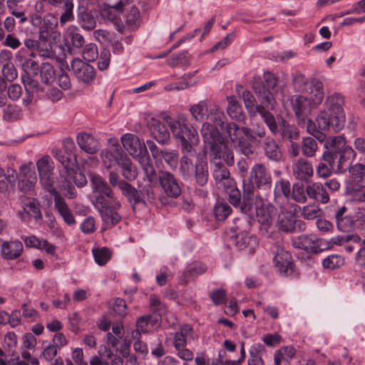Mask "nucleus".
I'll return each mask as SVG.
<instances>
[{
    "mask_svg": "<svg viewBox=\"0 0 365 365\" xmlns=\"http://www.w3.org/2000/svg\"><path fill=\"white\" fill-rule=\"evenodd\" d=\"M322 159L327 162L320 163L317 168L319 178L329 177L332 171L339 173L349 169L350 176L346 181V192L353 201H365V165L357 163L350 165L355 158L356 153L350 145L346 144L341 135L330 137L325 140Z\"/></svg>",
    "mask_w": 365,
    "mask_h": 365,
    "instance_id": "obj_1",
    "label": "nucleus"
},
{
    "mask_svg": "<svg viewBox=\"0 0 365 365\" xmlns=\"http://www.w3.org/2000/svg\"><path fill=\"white\" fill-rule=\"evenodd\" d=\"M207 118L210 121L209 125L215 128L217 134L221 133L222 136L227 134L235 149L247 157L254 153L252 143L265 135L262 127L257 126L253 131L248 128H240L234 123H226L224 113L218 108L210 112Z\"/></svg>",
    "mask_w": 365,
    "mask_h": 365,
    "instance_id": "obj_2",
    "label": "nucleus"
},
{
    "mask_svg": "<svg viewBox=\"0 0 365 365\" xmlns=\"http://www.w3.org/2000/svg\"><path fill=\"white\" fill-rule=\"evenodd\" d=\"M93 192L95 197L94 207L98 210L103 221L108 226H114L121 220L118 210L121 203L115 197L112 189L99 175L91 178Z\"/></svg>",
    "mask_w": 365,
    "mask_h": 365,
    "instance_id": "obj_3",
    "label": "nucleus"
},
{
    "mask_svg": "<svg viewBox=\"0 0 365 365\" xmlns=\"http://www.w3.org/2000/svg\"><path fill=\"white\" fill-rule=\"evenodd\" d=\"M210 135L213 139L211 145V155L213 159L211 163L213 165V177L219 189L232 188L233 180L230 178L228 170L222 165V160L227 165H232L234 162L233 153L228 148L221 133L217 134L215 128L210 129Z\"/></svg>",
    "mask_w": 365,
    "mask_h": 365,
    "instance_id": "obj_4",
    "label": "nucleus"
},
{
    "mask_svg": "<svg viewBox=\"0 0 365 365\" xmlns=\"http://www.w3.org/2000/svg\"><path fill=\"white\" fill-rule=\"evenodd\" d=\"M345 98L339 93H334L327 96L324 109L321 110L316 118L319 128L327 130L330 126L335 130H341L346 121L344 111Z\"/></svg>",
    "mask_w": 365,
    "mask_h": 365,
    "instance_id": "obj_5",
    "label": "nucleus"
},
{
    "mask_svg": "<svg viewBox=\"0 0 365 365\" xmlns=\"http://www.w3.org/2000/svg\"><path fill=\"white\" fill-rule=\"evenodd\" d=\"M242 213L250 217L255 216L260 225V230L263 235L269 237V230L275 224L278 212L269 202L264 200L258 195H254L252 202H246L240 207Z\"/></svg>",
    "mask_w": 365,
    "mask_h": 365,
    "instance_id": "obj_6",
    "label": "nucleus"
},
{
    "mask_svg": "<svg viewBox=\"0 0 365 365\" xmlns=\"http://www.w3.org/2000/svg\"><path fill=\"white\" fill-rule=\"evenodd\" d=\"M259 79V78H255L253 89L259 98V105L257 104L255 97L250 91L244 90L242 86L237 88V93L242 97L245 106L251 116L255 115L262 107H267L270 110L274 108L275 101L273 93L261 86L257 82Z\"/></svg>",
    "mask_w": 365,
    "mask_h": 365,
    "instance_id": "obj_7",
    "label": "nucleus"
},
{
    "mask_svg": "<svg viewBox=\"0 0 365 365\" xmlns=\"http://www.w3.org/2000/svg\"><path fill=\"white\" fill-rule=\"evenodd\" d=\"M168 123L174 137L180 141L182 153L184 155L190 153L193 146L199 143L197 130L184 121L170 120Z\"/></svg>",
    "mask_w": 365,
    "mask_h": 365,
    "instance_id": "obj_8",
    "label": "nucleus"
},
{
    "mask_svg": "<svg viewBox=\"0 0 365 365\" xmlns=\"http://www.w3.org/2000/svg\"><path fill=\"white\" fill-rule=\"evenodd\" d=\"M63 144L66 151V153H63L61 150L58 149L53 150L52 153L54 158L62 165L63 170L68 173V176L73 175L78 168L76 157L72 153L76 146L73 140L71 138L64 139Z\"/></svg>",
    "mask_w": 365,
    "mask_h": 365,
    "instance_id": "obj_9",
    "label": "nucleus"
},
{
    "mask_svg": "<svg viewBox=\"0 0 365 365\" xmlns=\"http://www.w3.org/2000/svg\"><path fill=\"white\" fill-rule=\"evenodd\" d=\"M336 225L342 232H349L356 228L362 235H365V209L355 207L353 212L336 221Z\"/></svg>",
    "mask_w": 365,
    "mask_h": 365,
    "instance_id": "obj_10",
    "label": "nucleus"
},
{
    "mask_svg": "<svg viewBox=\"0 0 365 365\" xmlns=\"http://www.w3.org/2000/svg\"><path fill=\"white\" fill-rule=\"evenodd\" d=\"M297 210L294 205L292 210L287 211L282 207L280 212L277 214L275 224L279 228L286 232L300 231L304 229V224L302 220H296L294 212Z\"/></svg>",
    "mask_w": 365,
    "mask_h": 365,
    "instance_id": "obj_11",
    "label": "nucleus"
},
{
    "mask_svg": "<svg viewBox=\"0 0 365 365\" xmlns=\"http://www.w3.org/2000/svg\"><path fill=\"white\" fill-rule=\"evenodd\" d=\"M40 182L46 190L51 192L53 187V170L54 168L52 159L48 155H44L36 162Z\"/></svg>",
    "mask_w": 365,
    "mask_h": 365,
    "instance_id": "obj_12",
    "label": "nucleus"
},
{
    "mask_svg": "<svg viewBox=\"0 0 365 365\" xmlns=\"http://www.w3.org/2000/svg\"><path fill=\"white\" fill-rule=\"evenodd\" d=\"M121 143L124 149L134 158H139L145 154H149L144 143H142L139 138L131 133H125L120 138Z\"/></svg>",
    "mask_w": 365,
    "mask_h": 365,
    "instance_id": "obj_13",
    "label": "nucleus"
},
{
    "mask_svg": "<svg viewBox=\"0 0 365 365\" xmlns=\"http://www.w3.org/2000/svg\"><path fill=\"white\" fill-rule=\"evenodd\" d=\"M158 181L168 197L177 198L181 195V186L173 173L168 171H160L158 175Z\"/></svg>",
    "mask_w": 365,
    "mask_h": 365,
    "instance_id": "obj_14",
    "label": "nucleus"
},
{
    "mask_svg": "<svg viewBox=\"0 0 365 365\" xmlns=\"http://www.w3.org/2000/svg\"><path fill=\"white\" fill-rule=\"evenodd\" d=\"M71 66L76 78L87 85H91L95 80L96 70L90 64L78 58H73Z\"/></svg>",
    "mask_w": 365,
    "mask_h": 365,
    "instance_id": "obj_15",
    "label": "nucleus"
},
{
    "mask_svg": "<svg viewBox=\"0 0 365 365\" xmlns=\"http://www.w3.org/2000/svg\"><path fill=\"white\" fill-rule=\"evenodd\" d=\"M274 263L277 270L282 275L288 276L293 272V262L291 255L280 246H276Z\"/></svg>",
    "mask_w": 365,
    "mask_h": 365,
    "instance_id": "obj_16",
    "label": "nucleus"
},
{
    "mask_svg": "<svg viewBox=\"0 0 365 365\" xmlns=\"http://www.w3.org/2000/svg\"><path fill=\"white\" fill-rule=\"evenodd\" d=\"M57 21L53 16L48 14L43 17L41 26H39V40H49L52 38L54 41L60 39L61 33L56 29Z\"/></svg>",
    "mask_w": 365,
    "mask_h": 365,
    "instance_id": "obj_17",
    "label": "nucleus"
},
{
    "mask_svg": "<svg viewBox=\"0 0 365 365\" xmlns=\"http://www.w3.org/2000/svg\"><path fill=\"white\" fill-rule=\"evenodd\" d=\"M126 154L122 150L118 142L112 144L110 148L101 151V157L104 166L110 168L115 165H119Z\"/></svg>",
    "mask_w": 365,
    "mask_h": 365,
    "instance_id": "obj_18",
    "label": "nucleus"
},
{
    "mask_svg": "<svg viewBox=\"0 0 365 365\" xmlns=\"http://www.w3.org/2000/svg\"><path fill=\"white\" fill-rule=\"evenodd\" d=\"M54 198V207L59 215L68 226L74 225L76 222L72 210L68 207L65 199L56 190L50 192Z\"/></svg>",
    "mask_w": 365,
    "mask_h": 365,
    "instance_id": "obj_19",
    "label": "nucleus"
},
{
    "mask_svg": "<svg viewBox=\"0 0 365 365\" xmlns=\"http://www.w3.org/2000/svg\"><path fill=\"white\" fill-rule=\"evenodd\" d=\"M292 245L307 252H318L322 250V240L314 235H302L293 238Z\"/></svg>",
    "mask_w": 365,
    "mask_h": 365,
    "instance_id": "obj_20",
    "label": "nucleus"
},
{
    "mask_svg": "<svg viewBox=\"0 0 365 365\" xmlns=\"http://www.w3.org/2000/svg\"><path fill=\"white\" fill-rule=\"evenodd\" d=\"M147 126L151 136L160 144H165L170 140V132L166 125L154 117L148 120Z\"/></svg>",
    "mask_w": 365,
    "mask_h": 365,
    "instance_id": "obj_21",
    "label": "nucleus"
},
{
    "mask_svg": "<svg viewBox=\"0 0 365 365\" xmlns=\"http://www.w3.org/2000/svg\"><path fill=\"white\" fill-rule=\"evenodd\" d=\"M132 0H119L116 4L103 3L100 7V14L103 19L113 21H116L123 13L124 7Z\"/></svg>",
    "mask_w": 365,
    "mask_h": 365,
    "instance_id": "obj_22",
    "label": "nucleus"
},
{
    "mask_svg": "<svg viewBox=\"0 0 365 365\" xmlns=\"http://www.w3.org/2000/svg\"><path fill=\"white\" fill-rule=\"evenodd\" d=\"M20 180L18 187L21 191L29 192L33 190L37 182L35 170L27 165L20 167Z\"/></svg>",
    "mask_w": 365,
    "mask_h": 365,
    "instance_id": "obj_23",
    "label": "nucleus"
},
{
    "mask_svg": "<svg viewBox=\"0 0 365 365\" xmlns=\"http://www.w3.org/2000/svg\"><path fill=\"white\" fill-rule=\"evenodd\" d=\"M250 179L252 182L258 187L262 186L270 187L272 183L270 174L262 164H256L252 167Z\"/></svg>",
    "mask_w": 365,
    "mask_h": 365,
    "instance_id": "obj_24",
    "label": "nucleus"
},
{
    "mask_svg": "<svg viewBox=\"0 0 365 365\" xmlns=\"http://www.w3.org/2000/svg\"><path fill=\"white\" fill-rule=\"evenodd\" d=\"M291 102L292 108L299 120H304L313 109L312 106L309 103V100L307 99L306 96L302 93L293 96Z\"/></svg>",
    "mask_w": 365,
    "mask_h": 365,
    "instance_id": "obj_25",
    "label": "nucleus"
},
{
    "mask_svg": "<svg viewBox=\"0 0 365 365\" xmlns=\"http://www.w3.org/2000/svg\"><path fill=\"white\" fill-rule=\"evenodd\" d=\"M23 212H19L22 220L28 221L29 218L39 220L42 217L40 205L34 198H26L23 201Z\"/></svg>",
    "mask_w": 365,
    "mask_h": 365,
    "instance_id": "obj_26",
    "label": "nucleus"
},
{
    "mask_svg": "<svg viewBox=\"0 0 365 365\" xmlns=\"http://www.w3.org/2000/svg\"><path fill=\"white\" fill-rule=\"evenodd\" d=\"M309 100V103L313 108L318 106L322 102L324 96L323 86L320 82H314L307 86V89L302 93Z\"/></svg>",
    "mask_w": 365,
    "mask_h": 365,
    "instance_id": "obj_27",
    "label": "nucleus"
},
{
    "mask_svg": "<svg viewBox=\"0 0 365 365\" xmlns=\"http://www.w3.org/2000/svg\"><path fill=\"white\" fill-rule=\"evenodd\" d=\"M120 190L122 195L132 205L133 210H135L136 205L143 202L140 191L128 182H120Z\"/></svg>",
    "mask_w": 365,
    "mask_h": 365,
    "instance_id": "obj_28",
    "label": "nucleus"
},
{
    "mask_svg": "<svg viewBox=\"0 0 365 365\" xmlns=\"http://www.w3.org/2000/svg\"><path fill=\"white\" fill-rule=\"evenodd\" d=\"M79 147L88 154H94L100 149V143L93 135L81 133L77 136Z\"/></svg>",
    "mask_w": 365,
    "mask_h": 365,
    "instance_id": "obj_29",
    "label": "nucleus"
},
{
    "mask_svg": "<svg viewBox=\"0 0 365 365\" xmlns=\"http://www.w3.org/2000/svg\"><path fill=\"white\" fill-rule=\"evenodd\" d=\"M77 23L84 31H91L96 27L97 19L91 11L82 8L78 11Z\"/></svg>",
    "mask_w": 365,
    "mask_h": 365,
    "instance_id": "obj_30",
    "label": "nucleus"
},
{
    "mask_svg": "<svg viewBox=\"0 0 365 365\" xmlns=\"http://www.w3.org/2000/svg\"><path fill=\"white\" fill-rule=\"evenodd\" d=\"M194 339L193 329L188 325L181 327L180 330L177 331L174 336V346L175 349L186 347L187 342Z\"/></svg>",
    "mask_w": 365,
    "mask_h": 365,
    "instance_id": "obj_31",
    "label": "nucleus"
},
{
    "mask_svg": "<svg viewBox=\"0 0 365 365\" xmlns=\"http://www.w3.org/2000/svg\"><path fill=\"white\" fill-rule=\"evenodd\" d=\"M294 175L301 180H307L314 173L312 164L305 159H299L292 166Z\"/></svg>",
    "mask_w": 365,
    "mask_h": 365,
    "instance_id": "obj_32",
    "label": "nucleus"
},
{
    "mask_svg": "<svg viewBox=\"0 0 365 365\" xmlns=\"http://www.w3.org/2000/svg\"><path fill=\"white\" fill-rule=\"evenodd\" d=\"M258 245L256 236L248 232H242L237 237V246L240 250H245L248 254H252Z\"/></svg>",
    "mask_w": 365,
    "mask_h": 365,
    "instance_id": "obj_33",
    "label": "nucleus"
},
{
    "mask_svg": "<svg viewBox=\"0 0 365 365\" xmlns=\"http://www.w3.org/2000/svg\"><path fill=\"white\" fill-rule=\"evenodd\" d=\"M23 251V245L20 241L6 242L2 245L1 255L4 258L14 259L19 257Z\"/></svg>",
    "mask_w": 365,
    "mask_h": 365,
    "instance_id": "obj_34",
    "label": "nucleus"
},
{
    "mask_svg": "<svg viewBox=\"0 0 365 365\" xmlns=\"http://www.w3.org/2000/svg\"><path fill=\"white\" fill-rule=\"evenodd\" d=\"M306 192L310 198L320 201L322 203H327L329 200V195L321 183H310L307 186Z\"/></svg>",
    "mask_w": 365,
    "mask_h": 365,
    "instance_id": "obj_35",
    "label": "nucleus"
},
{
    "mask_svg": "<svg viewBox=\"0 0 365 365\" xmlns=\"http://www.w3.org/2000/svg\"><path fill=\"white\" fill-rule=\"evenodd\" d=\"M138 162L145 173L148 181L150 184L155 183L157 180H158V176H157L156 170L149 154H145L140 158Z\"/></svg>",
    "mask_w": 365,
    "mask_h": 365,
    "instance_id": "obj_36",
    "label": "nucleus"
},
{
    "mask_svg": "<svg viewBox=\"0 0 365 365\" xmlns=\"http://www.w3.org/2000/svg\"><path fill=\"white\" fill-rule=\"evenodd\" d=\"M118 166L121 168L122 175L128 181H133L137 178V168L127 155H124L122 161H120Z\"/></svg>",
    "mask_w": 365,
    "mask_h": 365,
    "instance_id": "obj_37",
    "label": "nucleus"
},
{
    "mask_svg": "<svg viewBox=\"0 0 365 365\" xmlns=\"http://www.w3.org/2000/svg\"><path fill=\"white\" fill-rule=\"evenodd\" d=\"M297 349L292 346H286L278 349L274 354L275 365H281L282 361L289 363L296 355Z\"/></svg>",
    "mask_w": 365,
    "mask_h": 365,
    "instance_id": "obj_38",
    "label": "nucleus"
},
{
    "mask_svg": "<svg viewBox=\"0 0 365 365\" xmlns=\"http://www.w3.org/2000/svg\"><path fill=\"white\" fill-rule=\"evenodd\" d=\"M227 113L234 120H240L243 119V111L241 106L234 96L227 97Z\"/></svg>",
    "mask_w": 365,
    "mask_h": 365,
    "instance_id": "obj_39",
    "label": "nucleus"
},
{
    "mask_svg": "<svg viewBox=\"0 0 365 365\" xmlns=\"http://www.w3.org/2000/svg\"><path fill=\"white\" fill-rule=\"evenodd\" d=\"M16 178V170L9 168L6 172L0 168V190L4 192L7 190L9 185L14 183Z\"/></svg>",
    "mask_w": 365,
    "mask_h": 365,
    "instance_id": "obj_40",
    "label": "nucleus"
},
{
    "mask_svg": "<svg viewBox=\"0 0 365 365\" xmlns=\"http://www.w3.org/2000/svg\"><path fill=\"white\" fill-rule=\"evenodd\" d=\"M290 195V183L286 180H279L275 182L274 195L276 200L282 197L287 200Z\"/></svg>",
    "mask_w": 365,
    "mask_h": 365,
    "instance_id": "obj_41",
    "label": "nucleus"
},
{
    "mask_svg": "<svg viewBox=\"0 0 365 365\" xmlns=\"http://www.w3.org/2000/svg\"><path fill=\"white\" fill-rule=\"evenodd\" d=\"M151 315L141 316L136 321L137 329L131 332V338L133 339H138L141 336V332L146 333L148 331V325L150 322Z\"/></svg>",
    "mask_w": 365,
    "mask_h": 365,
    "instance_id": "obj_42",
    "label": "nucleus"
},
{
    "mask_svg": "<svg viewBox=\"0 0 365 365\" xmlns=\"http://www.w3.org/2000/svg\"><path fill=\"white\" fill-rule=\"evenodd\" d=\"M263 349V346L259 343L253 344L250 349L249 354L250 357L247 361L248 365H263V361L261 357V352Z\"/></svg>",
    "mask_w": 365,
    "mask_h": 365,
    "instance_id": "obj_43",
    "label": "nucleus"
},
{
    "mask_svg": "<svg viewBox=\"0 0 365 365\" xmlns=\"http://www.w3.org/2000/svg\"><path fill=\"white\" fill-rule=\"evenodd\" d=\"M205 101H201L199 103L194 104L190 108V112L192 118L197 122L202 123V128L205 126V123L203 122L205 115Z\"/></svg>",
    "mask_w": 365,
    "mask_h": 365,
    "instance_id": "obj_44",
    "label": "nucleus"
},
{
    "mask_svg": "<svg viewBox=\"0 0 365 365\" xmlns=\"http://www.w3.org/2000/svg\"><path fill=\"white\" fill-rule=\"evenodd\" d=\"M195 72L187 73L182 76L181 81L175 83L177 91H182L195 85L199 81Z\"/></svg>",
    "mask_w": 365,
    "mask_h": 365,
    "instance_id": "obj_45",
    "label": "nucleus"
},
{
    "mask_svg": "<svg viewBox=\"0 0 365 365\" xmlns=\"http://www.w3.org/2000/svg\"><path fill=\"white\" fill-rule=\"evenodd\" d=\"M39 71L43 83L49 84L53 81L55 78V70L51 63L48 62L43 63Z\"/></svg>",
    "mask_w": 365,
    "mask_h": 365,
    "instance_id": "obj_46",
    "label": "nucleus"
},
{
    "mask_svg": "<svg viewBox=\"0 0 365 365\" xmlns=\"http://www.w3.org/2000/svg\"><path fill=\"white\" fill-rule=\"evenodd\" d=\"M93 255L95 262L98 265L106 264L111 257V251L106 247L96 248L93 250Z\"/></svg>",
    "mask_w": 365,
    "mask_h": 365,
    "instance_id": "obj_47",
    "label": "nucleus"
},
{
    "mask_svg": "<svg viewBox=\"0 0 365 365\" xmlns=\"http://www.w3.org/2000/svg\"><path fill=\"white\" fill-rule=\"evenodd\" d=\"M67 32L71 45L76 48H81L85 43V39L83 35L78 32V27L70 26L68 28Z\"/></svg>",
    "mask_w": 365,
    "mask_h": 365,
    "instance_id": "obj_48",
    "label": "nucleus"
},
{
    "mask_svg": "<svg viewBox=\"0 0 365 365\" xmlns=\"http://www.w3.org/2000/svg\"><path fill=\"white\" fill-rule=\"evenodd\" d=\"M38 55L42 58H53L55 57V52L53 49V46L48 42V40H39L37 47Z\"/></svg>",
    "mask_w": 365,
    "mask_h": 365,
    "instance_id": "obj_49",
    "label": "nucleus"
},
{
    "mask_svg": "<svg viewBox=\"0 0 365 365\" xmlns=\"http://www.w3.org/2000/svg\"><path fill=\"white\" fill-rule=\"evenodd\" d=\"M267 107H262L258 112L264 123L267 124L272 133H276L278 130L277 124L274 116L270 112L266 110Z\"/></svg>",
    "mask_w": 365,
    "mask_h": 365,
    "instance_id": "obj_50",
    "label": "nucleus"
},
{
    "mask_svg": "<svg viewBox=\"0 0 365 365\" xmlns=\"http://www.w3.org/2000/svg\"><path fill=\"white\" fill-rule=\"evenodd\" d=\"M265 152L267 157L271 160H277L281 156V151L278 145L272 139L267 140Z\"/></svg>",
    "mask_w": 365,
    "mask_h": 365,
    "instance_id": "obj_51",
    "label": "nucleus"
},
{
    "mask_svg": "<svg viewBox=\"0 0 365 365\" xmlns=\"http://www.w3.org/2000/svg\"><path fill=\"white\" fill-rule=\"evenodd\" d=\"M22 81L26 93H38L39 92H43V89L40 87L38 82L29 75L23 76Z\"/></svg>",
    "mask_w": 365,
    "mask_h": 365,
    "instance_id": "obj_52",
    "label": "nucleus"
},
{
    "mask_svg": "<svg viewBox=\"0 0 365 365\" xmlns=\"http://www.w3.org/2000/svg\"><path fill=\"white\" fill-rule=\"evenodd\" d=\"M231 212V207L223 202H217L214 208V213L217 220H223L230 215Z\"/></svg>",
    "mask_w": 365,
    "mask_h": 365,
    "instance_id": "obj_53",
    "label": "nucleus"
},
{
    "mask_svg": "<svg viewBox=\"0 0 365 365\" xmlns=\"http://www.w3.org/2000/svg\"><path fill=\"white\" fill-rule=\"evenodd\" d=\"M61 8L64 9V11L60 16V24L61 25H64L67 22H70L74 20L73 1H67V3L62 6Z\"/></svg>",
    "mask_w": 365,
    "mask_h": 365,
    "instance_id": "obj_54",
    "label": "nucleus"
},
{
    "mask_svg": "<svg viewBox=\"0 0 365 365\" xmlns=\"http://www.w3.org/2000/svg\"><path fill=\"white\" fill-rule=\"evenodd\" d=\"M317 150V143L312 137L304 138L302 143V152L304 155L312 157Z\"/></svg>",
    "mask_w": 365,
    "mask_h": 365,
    "instance_id": "obj_55",
    "label": "nucleus"
},
{
    "mask_svg": "<svg viewBox=\"0 0 365 365\" xmlns=\"http://www.w3.org/2000/svg\"><path fill=\"white\" fill-rule=\"evenodd\" d=\"M151 354L156 358H160L165 355V350L163 346L162 339L158 336H154L150 344Z\"/></svg>",
    "mask_w": 365,
    "mask_h": 365,
    "instance_id": "obj_56",
    "label": "nucleus"
},
{
    "mask_svg": "<svg viewBox=\"0 0 365 365\" xmlns=\"http://www.w3.org/2000/svg\"><path fill=\"white\" fill-rule=\"evenodd\" d=\"M344 262V259L338 255H331L322 261V265L324 268L335 269L341 266Z\"/></svg>",
    "mask_w": 365,
    "mask_h": 365,
    "instance_id": "obj_57",
    "label": "nucleus"
},
{
    "mask_svg": "<svg viewBox=\"0 0 365 365\" xmlns=\"http://www.w3.org/2000/svg\"><path fill=\"white\" fill-rule=\"evenodd\" d=\"M300 120V125H306L307 130L309 133L312 135L313 136L318 138L320 141H322V139H321V137L322 136V133L320 130H323L322 129H320L319 128V125L316 126L314 122H312L310 119L307 118V117H305L304 120Z\"/></svg>",
    "mask_w": 365,
    "mask_h": 365,
    "instance_id": "obj_58",
    "label": "nucleus"
},
{
    "mask_svg": "<svg viewBox=\"0 0 365 365\" xmlns=\"http://www.w3.org/2000/svg\"><path fill=\"white\" fill-rule=\"evenodd\" d=\"M98 47L95 43H90L85 46L83 50V57L86 61L89 62L94 61L98 58Z\"/></svg>",
    "mask_w": 365,
    "mask_h": 365,
    "instance_id": "obj_59",
    "label": "nucleus"
},
{
    "mask_svg": "<svg viewBox=\"0 0 365 365\" xmlns=\"http://www.w3.org/2000/svg\"><path fill=\"white\" fill-rule=\"evenodd\" d=\"M205 162L202 158H199L195 165V178L200 186L205 185Z\"/></svg>",
    "mask_w": 365,
    "mask_h": 365,
    "instance_id": "obj_60",
    "label": "nucleus"
},
{
    "mask_svg": "<svg viewBox=\"0 0 365 365\" xmlns=\"http://www.w3.org/2000/svg\"><path fill=\"white\" fill-rule=\"evenodd\" d=\"M163 159L167 164L170 167H176L178 164V153L176 150L168 151L163 150L160 154V158L158 159Z\"/></svg>",
    "mask_w": 365,
    "mask_h": 365,
    "instance_id": "obj_61",
    "label": "nucleus"
},
{
    "mask_svg": "<svg viewBox=\"0 0 365 365\" xmlns=\"http://www.w3.org/2000/svg\"><path fill=\"white\" fill-rule=\"evenodd\" d=\"M126 24L131 27H136L140 22V11L135 6H132L126 15Z\"/></svg>",
    "mask_w": 365,
    "mask_h": 365,
    "instance_id": "obj_62",
    "label": "nucleus"
},
{
    "mask_svg": "<svg viewBox=\"0 0 365 365\" xmlns=\"http://www.w3.org/2000/svg\"><path fill=\"white\" fill-rule=\"evenodd\" d=\"M110 51L106 48H103L100 53V57L98 61V68L100 71L106 70L110 61Z\"/></svg>",
    "mask_w": 365,
    "mask_h": 365,
    "instance_id": "obj_63",
    "label": "nucleus"
},
{
    "mask_svg": "<svg viewBox=\"0 0 365 365\" xmlns=\"http://www.w3.org/2000/svg\"><path fill=\"white\" fill-rule=\"evenodd\" d=\"M22 68L27 73V75L33 74L36 76L39 71V66L37 62L32 58H26L22 63Z\"/></svg>",
    "mask_w": 365,
    "mask_h": 365,
    "instance_id": "obj_64",
    "label": "nucleus"
}]
</instances>
